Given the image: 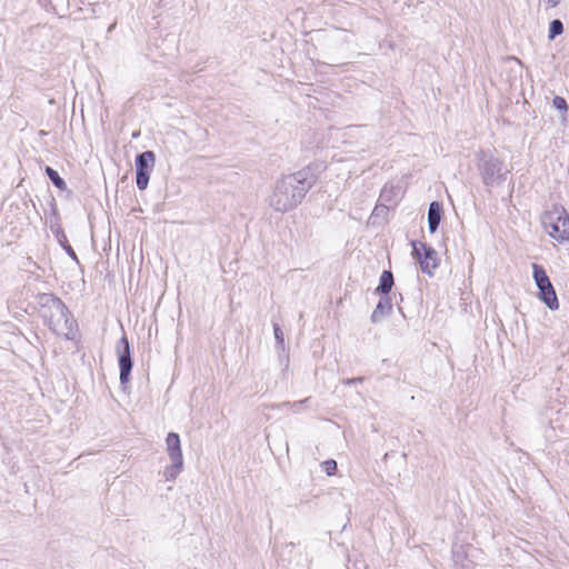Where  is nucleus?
Segmentation results:
<instances>
[{"label":"nucleus","mask_w":569,"mask_h":569,"mask_svg":"<svg viewBox=\"0 0 569 569\" xmlns=\"http://www.w3.org/2000/svg\"><path fill=\"white\" fill-rule=\"evenodd\" d=\"M313 180L308 170H300L281 178L269 196V206L278 212L295 209L312 187Z\"/></svg>","instance_id":"nucleus-1"},{"label":"nucleus","mask_w":569,"mask_h":569,"mask_svg":"<svg viewBox=\"0 0 569 569\" xmlns=\"http://www.w3.org/2000/svg\"><path fill=\"white\" fill-rule=\"evenodd\" d=\"M542 226L546 232L556 241L569 240V214L560 206H553L542 216Z\"/></svg>","instance_id":"nucleus-2"},{"label":"nucleus","mask_w":569,"mask_h":569,"mask_svg":"<svg viewBox=\"0 0 569 569\" xmlns=\"http://www.w3.org/2000/svg\"><path fill=\"white\" fill-rule=\"evenodd\" d=\"M478 170L485 184H493L503 179V161L490 150L477 154Z\"/></svg>","instance_id":"nucleus-3"},{"label":"nucleus","mask_w":569,"mask_h":569,"mask_svg":"<svg viewBox=\"0 0 569 569\" xmlns=\"http://www.w3.org/2000/svg\"><path fill=\"white\" fill-rule=\"evenodd\" d=\"M532 277L538 288V298L550 309H559V300L556 290L546 272V270L537 263L532 264Z\"/></svg>","instance_id":"nucleus-4"},{"label":"nucleus","mask_w":569,"mask_h":569,"mask_svg":"<svg viewBox=\"0 0 569 569\" xmlns=\"http://www.w3.org/2000/svg\"><path fill=\"white\" fill-rule=\"evenodd\" d=\"M49 323L50 328L60 336L69 337L73 329V319L69 316L63 302L54 306L51 311L44 312L42 316Z\"/></svg>","instance_id":"nucleus-5"},{"label":"nucleus","mask_w":569,"mask_h":569,"mask_svg":"<svg viewBox=\"0 0 569 569\" xmlns=\"http://www.w3.org/2000/svg\"><path fill=\"white\" fill-rule=\"evenodd\" d=\"M411 244L412 257L419 262L421 271L432 277L439 266L437 251L423 242L412 241Z\"/></svg>","instance_id":"nucleus-6"},{"label":"nucleus","mask_w":569,"mask_h":569,"mask_svg":"<svg viewBox=\"0 0 569 569\" xmlns=\"http://www.w3.org/2000/svg\"><path fill=\"white\" fill-rule=\"evenodd\" d=\"M156 156L152 151H144L136 159L137 187L144 190L148 187L150 173L154 167Z\"/></svg>","instance_id":"nucleus-7"},{"label":"nucleus","mask_w":569,"mask_h":569,"mask_svg":"<svg viewBox=\"0 0 569 569\" xmlns=\"http://www.w3.org/2000/svg\"><path fill=\"white\" fill-rule=\"evenodd\" d=\"M117 353L119 358V367H120V382L121 385H126L129 382L131 369H132V360L130 355L129 341L123 336L118 345H117Z\"/></svg>","instance_id":"nucleus-8"},{"label":"nucleus","mask_w":569,"mask_h":569,"mask_svg":"<svg viewBox=\"0 0 569 569\" xmlns=\"http://www.w3.org/2000/svg\"><path fill=\"white\" fill-rule=\"evenodd\" d=\"M167 452L171 462L183 461L179 435L169 432L166 439Z\"/></svg>","instance_id":"nucleus-9"},{"label":"nucleus","mask_w":569,"mask_h":569,"mask_svg":"<svg viewBox=\"0 0 569 569\" xmlns=\"http://www.w3.org/2000/svg\"><path fill=\"white\" fill-rule=\"evenodd\" d=\"M442 211L443 209L440 202L433 201L430 203L428 210V224L431 233H433L438 229V226L441 221Z\"/></svg>","instance_id":"nucleus-10"},{"label":"nucleus","mask_w":569,"mask_h":569,"mask_svg":"<svg viewBox=\"0 0 569 569\" xmlns=\"http://www.w3.org/2000/svg\"><path fill=\"white\" fill-rule=\"evenodd\" d=\"M59 302H61V300L50 293H43L38 297V303L41 307L42 316L44 312L51 311L54 306H59Z\"/></svg>","instance_id":"nucleus-11"},{"label":"nucleus","mask_w":569,"mask_h":569,"mask_svg":"<svg viewBox=\"0 0 569 569\" xmlns=\"http://www.w3.org/2000/svg\"><path fill=\"white\" fill-rule=\"evenodd\" d=\"M390 309L391 305L388 300H380L371 315V321L380 322Z\"/></svg>","instance_id":"nucleus-12"},{"label":"nucleus","mask_w":569,"mask_h":569,"mask_svg":"<svg viewBox=\"0 0 569 569\" xmlns=\"http://www.w3.org/2000/svg\"><path fill=\"white\" fill-rule=\"evenodd\" d=\"M393 286V276L390 271H383L380 276L379 286L377 291L388 293Z\"/></svg>","instance_id":"nucleus-13"},{"label":"nucleus","mask_w":569,"mask_h":569,"mask_svg":"<svg viewBox=\"0 0 569 569\" xmlns=\"http://www.w3.org/2000/svg\"><path fill=\"white\" fill-rule=\"evenodd\" d=\"M182 466H183V461H179V462H172L171 466H168L164 471H163V476L164 478L168 480V481H172L174 480L179 473L181 472L182 470Z\"/></svg>","instance_id":"nucleus-14"},{"label":"nucleus","mask_w":569,"mask_h":569,"mask_svg":"<svg viewBox=\"0 0 569 569\" xmlns=\"http://www.w3.org/2000/svg\"><path fill=\"white\" fill-rule=\"evenodd\" d=\"M563 32V24L560 20L555 19L550 22L549 27V40H553L557 36L561 34Z\"/></svg>","instance_id":"nucleus-15"},{"label":"nucleus","mask_w":569,"mask_h":569,"mask_svg":"<svg viewBox=\"0 0 569 569\" xmlns=\"http://www.w3.org/2000/svg\"><path fill=\"white\" fill-rule=\"evenodd\" d=\"M46 172L47 174L49 176L50 180L52 181V183L63 190L66 188V182L63 181V179L58 174L57 171H54L52 168L50 167H47L46 168Z\"/></svg>","instance_id":"nucleus-16"},{"label":"nucleus","mask_w":569,"mask_h":569,"mask_svg":"<svg viewBox=\"0 0 569 569\" xmlns=\"http://www.w3.org/2000/svg\"><path fill=\"white\" fill-rule=\"evenodd\" d=\"M552 104L557 110H560L562 112H567L568 110V103L562 97H555L552 100Z\"/></svg>","instance_id":"nucleus-17"},{"label":"nucleus","mask_w":569,"mask_h":569,"mask_svg":"<svg viewBox=\"0 0 569 569\" xmlns=\"http://www.w3.org/2000/svg\"><path fill=\"white\" fill-rule=\"evenodd\" d=\"M322 469L328 476H332L337 470V462L332 459L322 462Z\"/></svg>","instance_id":"nucleus-18"},{"label":"nucleus","mask_w":569,"mask_h":569,"mask_svg":"<svg viewBox=\"0 0 569 569\" xmlns=\"http://www.w3.org/2000/svg\"><path fill=\"white\" fill-rule=\"evenodd\" d=\"M561 1L562 0H538V4L540 8H543L545 10H550L560 4Z\"/></svg>","instance_id":"nucleus-19"},{"label":"nucleus","mask_w":569,"mask_h":569,"mask_svg":"<svg viewBox=\"0 0 569 569\" xmlns=\"http://www.w3.org/2000/svg\"><path fill=\"white\" fill-rule=\"evenodd\" d=\"M273 331H274V337H276L278 343L282 345L283 343V333L278 325L273 326Z\"/></svg>","instance_id":"nucleus-20"},{"label":"nucleus","mask_w":569,"mask_h":569,"mask_svg":"<svg viewBox=\"0 0 569 569\" xmlns=\"http://www.w3.org/2000/svg\"><path fill=\"white\" fill-rule=\"evenodd\" d=\"M303 401H299V402H295L293 406H299V405H302Z\"/></svg>","instance_id":"nucleus-21"}]
</instances>
